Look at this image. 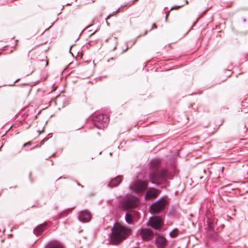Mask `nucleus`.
<instances>
[{"instance_id": "f257e3e1", "label": "nucleus", "mask_w": 248, "mask_h": 248, "mask_svg": "<svg viewBox=\"0 0 248 248\" xmlns=\"http://www.w3.org/2000/svg\"><path fill=\"white\" fill-rule=\"evenodd\" d=\"M130 233L129 229L116 223L111 229L110 241L113 244H117L127 238Z\"/></svg>"}, {"instance_id": "f03ea898", "label": "nucleus", "mask_w": 248, "mask_h": 248, "mask_svg": "<svg viewBox=\"0 0 248 248\" xmlns=\"http://www.w3.org/2000/svg\"><path fill=\"white\" fill-rule=\"evenodd\" d=\"M148 186V182L147 180L136 179L130 184V189L138 194H141L145 192Z\"/></svg>"}, {"instance_id": "7ed1b4c3", "label": "nucleus", "mask_w": 248, "mask_h": 248, "mask_svg": "<svg viewBox=\"0 0 248 248\" xmlns=\"http://www.w3.org/2000/svg\"><path fill=\"white\" fill-rule=\"evenodd\" d=\"M93 121L95 127L99 129H104L107 126L109 118L107 115L95 112L93 116Z\"/></svg>"}, {"instance_id": "20e7f679", "label": "nucleus", "mask_w": 248, "mask_h": 248, "mask_svg": "<svg viewBox=\"0 0 248 248\" xmlns=\"http://www.w3.org/2000/svg\"><path fill=\"white\" fill-rule=\"evenodd\" d=\"M167 204L166 198H161L153 202L150 206L151 213L152 214H158L163 211Z\"/></svg>"}, {"instance_id": "39448f33", "label": "nucleus", "mask_w": 248, "mask_h": 248, "mask_svg": "<svg viewBox=\"0 0 248 248\" xmlns=\"http://www.w3.org/2000/svg\"><path fill=\"white\" fill-rule=\"evenodd\" d=\"M168 171H152L149 174L152 183L160 184L166 179Z\"/></svg>"}, {"instance_id": "423d86ee", "label": "nucleus", "mask_w": 248, "mask_h": 248, "mask_svg": "<svg viewBox=\"0 0 248 248\" xmlns=\"http://www.w3.org/2000/svg\"><path fill=\"white\" fill-rule=\"evenodd\" d=\"M139 203V199L133 195H129L125 197L123 202V205L125 209L136 207L138 205Z\"/></svg>"}, {"instance_id": "0eeeda50", "label": "nucleus", "mask_w": 248, "mask_h": 248, "mask_svg": "<svg viewBox=\"0 0 248 248\" xmlns=\"http://www.w3.org/2000/svg\"><path fill=\"white\" fill-rule=\"evenodd\" d=\"M145 191L144 199L147 201L156 198L159 193V191L154 187L147 188Z\"/></svg>"}, {"instance_id": "6e6552de", "label": "nucleus", "mask_w": 248, "mask_h": 248, "mask_svg": "<svg viewBox=\"0 0 248 248\" xmlns=\"http://www.w3.org/2000/svg\"><path fill=\"white\" fill-rule=\"evenodd\" d=\"M139 232L143 240L149 241L153 238L154 233L151 229L143 228L140 229Z\"/></svg>"}, {"instance_id": "1a4fd4ad", "label": "nucleus", "mask_w": 248, "mask_h": 248, "mask_svg": "<svg viewBox=\"0 0 248 248\" xmlns=\"http://www.w3.org/2000/svg\"><path fill=\"white\" fill-rule=\"evenodd\" d=\"M91 214L90 212H89L87 210H84L78 213V219L83 222H88L91 219Z\"/></svg>"}, {"instance_id": "9d476101", "label": "nucleus", "mask_w": 248, "mask_h": 248, "mask_svg": "<svg viewBox=\"0 0 248 248\" xmlns=\"http://www.w3.org/2000/svg\"><path fill=\"white\" fill-rule=\"evenodd\" d=\"M161 220L158 217H153L149 221L148 224L155 229H159L161 226Z\"/></svg>"}, {"instance_id": "9b49d317", "label": "nucleus", "mask_w": 248, "mask_h": 248, "mask_svg": "<svg viewBox=\"0 0 248 248\" xmlns=\"http://www.w3.org/2000/svg\"><path fill=\"white\" fill-rule=\"evenodd\" d=\"M155 243L158 248H164L167 243L166 239L161 236L156 238Z\"/></svg>"}, {"instance_id": "f8f14e48", "label": "nucleus", "mask_w": 248, "mask_h": 248, "mask_svg": "<svg viewBox=\"0 0 248 248\" xmlns=\"http://www.w3.org/2000/svg\"><path fill=\"white\" fill-rule=\"evenodd\" d=\"M122 179V176L120 175L116 177L111 181L108 185L109 186L112 187L117 186L121 182Z\"/></svg>"}, {"instance_id": "ddd939ff", "label": "nucleus", "mask_w": 248, "mask_h": 248, "mask_svg": "<svg viewBox=\"0 0 248 248\" xmlns=\"http://www.w3.org/2000/svg\"><path fill=\"white\" fill-rule=\"evenodd\" d=\"M45 248H63V247L60 242L53 241L47 244Z\"/></svg>"}, {"instance_id": "4468645a", "label": "nucleus", "mask_w": 248, "mask_h": 248, "mask_svg": "<svg viewBox=\"0 0 248 248\" xmlns=\"http://www.w3.org/2000/svg\"><path fill=\"white\" fill-rule=\"evenodd\" d=\"M161 165V160L159 158H154L151 162V167L153 169H158Z\"/></svg>"}, {"instance_id": "2eb2a0df", "label": "nucleus", "mask_w": 248, "mask_h": 248, "mask_svg": "<svg viewBox=\"0 0 248 248\" xmlns=\"http://www.w3.org/2000/svg\"><path fill=\"white\" fill-rule=\"evenodd\" d=\"M46 226L47 223L40 225L34 230V233L36 235L39 234L46 228Z\"/></svg>"}, {"instance_id": "dca6fc26", "label": "nucleus", "mask_w": 248, "mask_h": 248, "mask_svg": "<svg viewBox=\"0 0 248 248\" xmlns=\"http://www.w3.org/2000/svg\"><path fill=\"white\" fill-rule=\"evenodd\" d=\"M125 220L129 224L131 223L132 222L133 219L132 216L131 215V214L128 213H126Z\"/></svg>"}, {"instance_id": "f3484780", "label": "nucleus", "mask_w": 248, "mask_h": 248, "mask_svg": "<svg viewBox=\"0 0 248 248\" xmlns=\"http://www.w3.org/2000/svg\"><path fill=\"white\" fill-rule=\"evenodd\" d=\"M179 231L177 229L172 230L170 232V235L172 237H176L178 234Z\"/></svg>"}, {"instance_id": "a211bd4d", "label": "nucleus", "mask_w": 248, "mask_h": 248, "mask_svg": "<svg viewBox=\"0 0 248 248\" xmlns=\"http://www.w3.org/2000/svg\"><path fill=\"white\" fill-rule=\"evenodd\" d=\"M182 5H181V6H175V7H172L171 8V10H173V9H177L180 7H181Z\"/></svg>"}, {"instance_id": "6ab92c4d", "label": "nucleus", "mask_w": 248, "mask_h": 248, "mask_svg": "<svg viewBox=\"0 0 248 248\" xmlns=\"http://www.w3.org/2000/svg\"><path fill=\"white\" fill-rule=\"evenodd\" d=\"M31 142L29 141L26 143H25L24 145H23V146L25 147L27 145H31Z\"/></svg>"}, {"instance_id": "aec40b11", "label": "nucleus", "mask_w": 248, "mask_h": 248, "mask_svg": "<svg viewBox=\"0 0 248 248\" xmlns=\"http://www.w3.org/2000/svg\"><path fill=\"white\" fill-rule=\"evenodd\" d=\"M47 140V138H45L41 142V144H44V142L46 141Z\"/></svg>"}, {"instance_id": "412c9836", "label": "nucleus", "mask_w": 248, "mask_h": 248, "mask_svg": "<svg viewBox=\"0 0 248 248\" xmlns=\"http://www.w3.org/2000/svg\"><path fill=\"white\" fill-rule=\"evenodd\" d=\"M169 12H168L167 13H166V16H165V20L166 21H167V18L169 16Z\"/></svg>"}, {"instance_id": "4be33fe9", "label": "nucleus", "mask_w": 248, "mask_h": 248, "mask_svg": "<svg viewBox=\"0 0 248 248\" xmlns=\"http://www.w3.org/2000/svg\"><path fill=\"white\" fill-rule=\"evenodd\" d=\"M156 25H155V24H154L153 25V26H152V29H156Z\"/></svg>"}, {"instance_id": "5701e85b", "label": "nucleus", "mask_w": 248, "mask_h": 248, "mask_svg": "<svg viewBox=\"0 0 248 248\" xmlns=\"http://www.w3.org/2000/svg\"><path fill=\"white\" fill-rule=\"evenodd\" d=\"M77 184H78V186H81V187H83V186H82L80 183H77Z\"/></svg>"}, {"instance_id": "b1692460", "label": "nucleus", "mask_w": 248, "mask_h": 248, "mask_svg": "<svg viewBox=\"0 0 248 248\" xmlns=\"http://www.w3.org/2000/svg\"><path fill=\"white\" fill-rule=\"evenodd\" d=\"M96 31V30L95 31L93 32L92 33H91V35L92 34H93Z\"/></svg>"}, {"instance_id": "393cba45", "label": "nucleus", "mask_w": 248, "mask_h": 248, "mask_svg": "<svg viewBox=\"0 0 248 248\" xmlns=\"http://www.w3.org/2000/svg\"><path fill=\"white\" fill-rule=\"evenodd\" d=\"M91 26H88V27H87V29H89V28H91Z\"/></svg>"}]
</instances>
